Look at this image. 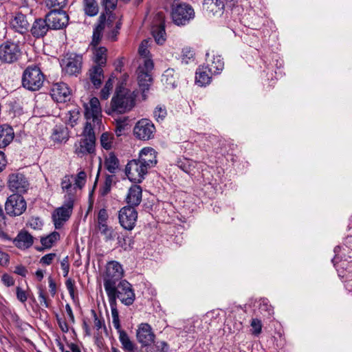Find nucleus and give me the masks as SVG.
Returning a JSON list of instances; mask_svg holds the SVG:
<instances>
[{
    "label": "nucleus",
    "mask_w": 352,
    "mask_h": 352,
    "mask_svg": "<svg viewBox=\"0 0 352 352\" xmlns=\"http://www.w3.org/2000/svg\"><path fill=\"white\" fill-rule=\"evenodd\" d=\"M171 16L175 24L184 25L194 18L195 12L190 6L175 1L172 6Z\"/></svg>",
    "instance_id": "39448f33"
},
{
    "label": "nucleus",
    "mask_w": 352,
    "mask_h": 352,
    "mask_svg": "<svg viewBox=\"0 0 352 352\" xmlns=\"http://www.w3.org/2000/svg\"><path fill=\"white\" fill-rule=\"evenodd\" d=\"M206 66L210 70L211 72L215 74H219L224 68V62L221 56L214 52H212V54H206Z\"/></svg>",
    "instance_id": "4be33fe9"
},
{
    "label": "nucleus",
    "mask_w": 352,
    "mask_h": 352,
    "mask_svg": "<svg viewBox=\"0 0 352 352\" xmlns=\"http://www.w3.org/2000/svg\"><path fill=\"white\" fill-rule=\"evenodd\" d=\"M84 10L86 14L93 16L98 12V6L96 0H84Z\"/></svg>",
    "instance_id": "79ce46f5"
},
{
    "label": "nucleus",
    "mask_w": 352,
    "mask_h": 352,
    "mask_svg": "<svg viewBox=\"0 0 352 352\" xmlns=\"http://www.w3.org/2000/svg\"><path fill=\"white\" fill-rule=\"evenodd\" d=\"M87 173L80 170L76 176L74 175V184L76 189L81 190L87 182Z\"/></svg>",
    "instance_id": "49530a36"
},
{
    "label": "nucleus",
    "mask_w": 352,
    "mask_h": 352,
    "mask_svg": "<svg viewBox=\"0 0 352 352\" xmlns=\"http://www.w3.org/2000/svg\"><path fill=\"white\" fill-rule=\"evenodd\" d=\"M156 129L153 123L148 119H141L136 122L133 128L135 138L146 141L154 138Z\"/></svg>",
    "instance_id": "1a4fd4ad"
},
{
    "label": "nucleus",
    "mask_w": 352,
    "mask_h": 352,
    "mask_svg": "<svg viewBox=\"0 0 352 352\" xmlns=\"http://www.w3.org/2000/svg\"><path fill=\"white\" fill-rule=\"evenodd\" d=\"M9 261V256L8 254L0 251V265H6Z\"/></svg>",
    "instance_id": "774afa93"
},
{
    "label": "nucleus",
    "mask_w": 352,
    "mask_h": 352,
    "mask_svg": "<svg viewBox=\"0 0 352 352\" xmlns=\"http://www.w3.org/2000/svg\"><path fill=\"white\" fill-rule=\"evenodd\" d=\"M152 34L155 42L158 45H163L166 39L165 25L164 22H161L158 25H153L152 28Z\"/></svg>",
    "instance_id": "473e14b6"
},
{
    "label": "nucleus",
    "mask_w": 352,
    "mask_h": 352,
    "mask_svg": "<svg viewBox=\"0 0 352 352\" xmlns=\"http://www.w3.org/2000/svg\"><path fill=\"white\" fill-rule=\"evenodd\" d=\"M155 346L158 352H170L169 346L164 341H158Z\"/></svg>",
    "instance_id": "5fc2aeb1"
},
{
    "label": "nucleus",
    "mask_w": 352,
    "mask_h": 352,
    "mask_svg": "<svg viewBox=\"0 0 352 352\" xmlns=\"http://www.w3.org/2000/svg\"><path fill=\"white\" fill-rule=\"evenodd\" d=\"M30 226L34 229H39L43 226V223L38 218H32L30 221Z\"/></svg>",
    "instance_id": "e2e57ef3"
},
{
    "label": "nucleus",
    "mask_w": 352,
    "mask_h": 352,
    "mask_svg": "<svg viewBox=\"0 0 352 352\" xmlns=\"http://www.w3.org/2000/svg\"><path fill=\"white\" fill-rule=\"evenodd\" d=\"M60 235L58 232H54L41 239V243L45 248H50L53 244L59 239Z\"/></svg>",
    "instance_id": "a18cd8bd"
},
{
    "label": "nucleus",
    "mask_w": 352,
    "mask_h": 352,
    "mask_svg": "<svg viewBox=\"0 0 352 352\" xmlns=\"http://www.w3.org/2000/svg\"><path fill=\"white\" fill-rule=\"evenodd\" d=\"M113 135L109 132L103 133L100 139L101 146L106 150H111L113 146Z\"/></svg>",
    "instance_id": "37998d69"
},
{
    "label": "nucleus",
    "mask_w": 352,
    "mask_h": 352,
    "mask_svg": "<svg viewBox=\"0 0 352 352\" xmlns=\"http://www.w3.org/2000/svg\"><path fill=\"white\" fill-rule=\"evenodd\" d=\"M118 0H104V6L107 10H113L117 5Z\"/></svg>",
    "instance_id": "680f3d73"
},
{
    "label": "nucleus",
    "mask_w": 352,
    "mask_h": 352,
    "mask_svg": "<svg viewBox=\"0 0 352 352\" xmlns=\"http://www.w3.org/2000/svg\"><path fill=\"white\" fill-rule=\"evenodd\" d=\"M8 186L9 189L16 192L25 193L29 188V182L24 175L19 173H14L9 175Z\"/></svg>",
    "instance_id": "f8f14e48"
},
{
    "label": "nucleus",
    "mask_w": 352,
    "mask_h": 352,
    "mask_svg": "<svg viewBox=\"0 0 352 352\" xmlns=\"http://www.w3.org/2000/svg\"><path fill=\"white\" fill-rule=\"evenodd\" d=\"M138 160L150 168L157 163L156 152L153 148L145 147L140 151Z\"/></svg>",
    "instance_id": "5701e85b"
},
{
    "label": "nucleus",
    "mask_w": 352,
    "mask_h": 352,
    "mask_svg": "<svg viewBox=\"0 0 352 352\" xmlns=\"http://www.w3.org/2000/svg\"><path fill=\"white\" fill-rule=\"evenodd\" d=\"M21 54L19 45L14 42L7 41L0 45V60L6 63L16 61Z\"/></svg>",
    "instance_id": "9d476101"
},
{
    "label": "nucleus",
    "mask_w": 352,
    "mask_h": 352,
    "mask_svg": "<svg viewBox=\"0 0 352 352\" xmlns=\"http://www.w3.org/2000/svg\"><path fill=\"white\" fill-rule=\"evenodd\" d=\"M148 169L138 159L132 160L126 165L125 174L130 181L140 183L144 179Z\"/></svg>",
    "instance_id": "6e6552de"
},
{
    "label": "nucleus",
    "mask_w": 352,
    "mask_h": 352,
    "mask_svg": "<svg viewBox=\"0 0 352 352\" xmlns=\"http://www.w3.org/2000/svg\"><path fill=\"white\" fill-rule=\"evenodd\" d=\"M107 293L109 298V302L111 303V298H114L115 305L116 299L118 298L124 305L129 306L132 305L135 298V294L132 285L126 280H122L118 284L116 283L113 287L112 294Z\"/></svg>",
    "instance_id": "f03ea898"
},
{
    "label": "nucleus",
    "mask_w": 352,
    "mask_h": 352,
    "mask_svg": "<svg viewBox=\"0 0 352 352\" xmlns=\"http://www.w3.org/2000/svg\"><path fill=\"white\" fill-rule=\"evenodd\" d=\"M26 208L27 204L25 199L19 194L9 196L5 204V210L10 216H19L25 211Z\"/></svg>",
    "instance_id": "9b49d317"
},
{
    "label": "nucleus",
    "mask_w": 352,
    "mask_h": 352,
    "mask_svg": "<svg viewBox=\"0 0 352 352\" xmlns=\"http://www.w3.org/2000/svg\"><path fill=\"white\" fill-rule=\"evenodd\" d=\"M38 299L40 300V303L43 306H44L46 308L49 307V303L47 300V298H46L43 292L41 290L38 292Z\"/></svg>",
    "instance_id": "338daca9"
},
{
    "label": "nucleus",
    "mask_w": 352,
    "mask_h": 352,
    "mask_svg": "<svg viewBox=\"0 0 352 352\" xmlns=\"http://www.w3.org/2000/svg\"><path fill=\"white\" fill-rule=\"evenodd\" d=\"M61 269L63 272V276L66 277L68 275L69 270V263L68 256H65L60 262Z\"/></svg>",
    "instance_id": "4d7b16f0"
},
{
    "label": "nucleus",
    "mask_w": 352,
    "mask_h": 352,
    "mask_svg": "<svg viewBox=\"0 0 352 352\" xmlns=\"http://www.w3.org/2000/svg\"><path fill=\"white\" fill-rule=\"evenodd\" d=\"M82 56L70 54L61 60V67L65 73L68 75H76L80 72Z\"/></svg>",
    "instance_id": "dca6fc26"
},
{
    "label": "nucleus",
    "mask_w": 352,
    "mask_h": 352,
    "mask_svg": "<svg viewBox=\"0 0 352 352\" xmlns=\"http://www.w3.org/2000/svg\"><path fill=\"white\" fill-rule=\"evenodd\" d=\"M99 231L102 234L105 236L107 240H110L113 238V229L107 226V223L98 225Z\"/></svg>",
    "instance_id": "09e8293b"
},
{
    "label": "nucleus",
    "mask_w": 352,
    "mask_h": 352,
    "mask_svg": "<svg viewBox=\"0 0 352 352\" xmlns=\"http://www.w3.org/2000/svg\"><path fill=\"white\" fill-rule=\"evenodd\" d=\"M86 122L83 128L82 135L83 137H92L96 138V131L100 130L102 126V120H96V119L92 120V118H85Z\"/></svg>",
    "instance_id": "b1692460"
},
{
    "label": "nucleus",
    "mask_w": 352,
    "mask_h": 352,
    "mask_svg": "<svg viewBox=\"0 0 352 352\" xmlns=\"http://www.w3.org/2000/svg\"><path fill=\"white\" fill-rule=\"evenodd\" d=\"M55 257L56 254L54 253L47 254L41 258L40 263L43 265H49L50 264L52 263V261L54 259Z\"/></svg>",
    "instance_id": "bf43d9fd"
},
{
    "label": "nucleus",
    "mask_w": 352,
    "mask_h": 352,
    "mask_svg": "<svg viewBox=\"0 0 352 352\" xmlns=\"http://www.w3.org/2000/svg\"><path fill=\"white\" fill-rule=\"evenodd\" d=\"M1 280L3 284L8 287H10L14 284V278L7 274H5L1 276Z\"/></svg>",
    "instance_id": "052dcab7"
},
{
    "label": "nucleus",
    "mask_w": 352,
    "mask_h": 352,
    "mask_svg": "<svg viewBox=\"0 0 352 352\" xmlns=\"http://www.w3.org/2000/svg\"><path fill=\"white\" fill-rule=\"evenodd\" d=\"M152 43L150 38L144 39L139 46L138 53L140 56L139 64H144V60H152L150 56L149 47Z\"/></svg>",
    "instance_id": "72a5a7b5"
},
{
    "label": "nucleus",
    "mask_w": 352,
    "mask_h": 352,
    "mask_svg": "<svg viewBox=\"0 0 352 352\" xmlns=\"http://www.w3.org/2000/svg\"><path fill=\"white\" fill-rule=\"evenodd\" d=\"M43 82L44 76L38 67L29 66L24 70L22 85L25 89L37 91L43 86Z\"/></svg>",
    "instance_id": "20e7f679"
},
{
    "label": "nucleus",
    "mask_w": 352,
    "mask_h": 352,
    "mask_svg": "<svg viewBox=\"0 0 352 352\" xmlns=\"http://www.w3.org/2000/svg\"><path fill=\"white\" fill-rule=\"evenodd\" d=\"M15 245L20 249H27L33 244V237L27 232H21L14 241Z\"/></svg>",
    "instance_id": "7c9ffc66"
},
{
    "label": "nucleus",
    "mask_w": 352,
    "mask_h": 352,
    "mask_svg": "<svg viewBox=\"0 0 352 352\" xmlns=\"http://www.w3.org/2000/svg\"><path fill=\"white\" fill-rule=\"evenodd\" d=\"M103 70L102 67L99 66H94L89 70V78L94 85L98 88L100 86L102 81L103 80Z\"/></svg>",
    "instance_id": "f704fd0d"
},
{
    "label": "nucleus",
    "mask_w": 352,
    "mask_h": 352,
    "mask_svg": "<svg viewBox=\"0 0 352 352\" xmlns=\"http://www.w3.org/2000/svg\"><path fill=\"white\" fill-rule=\"evenodd\" d=\"M154 67L153 60H144V64H139L137 76L138 81L140 89L142 91L143 96L145 97V93L149 89L152 84V70Z\"/></svg>",
    "instance_id": "423d86ee"
},
{
    "label": "nucleus",
    "mask_w": 352,
    "mask_h": 352,
    "mask_svg": "<svg viewBox=\"0 0 352 352\" xmlns=\"http://www.w3.org/2000/svg\"><path fill=\"white\" fill-rule=\"evenodd\" d=\"M84 116L85 118L92 120H102V108L99 100L96 97L91 98L88 102L83 103Z\"/></svg>",
    "instance_id": "f3484780"
},
{
    "label": "nucleus",
    "mask_w": 352,
    "mask_h": 352,
    "mask_svg": "<svg viewBox=\"0 0 352 352\" xmlns=\"http://www.w3.org/2000/svg\"><path fill=\"white\" fill-rule=\"evenodd\" d=\"M119 222L120 225L126 230H131L135 227L138 212L134 207H123L119 212Z\"/></svg>",
    "instance_id": "ddd939ff"
},
{
    "label": "nucleus",
    "mask_w": 352,
    "mask_h": 352,
    "mask_svg": "<svg viewBox=\"0 0 352 352\" xmlns=\"http://www.w3.org/2000/svg\"><path fill=\"white\" fill-rule=\"evenodd\" d=\"M14 136L13 129L8 125L3 124L0 126V148L8 146L12 140Z\"/></svg>",
    "instance_id": "bb28decb"
},
{
    "label": "nucleus",
    "mask_w": 352,
    "mask_h": 352,
    "mask_svg": "<svg viewBox=\"0 0 352 352\" xmlns=\"http://www.w3.org/2000/svg\"><path fill=\"white\" fill-rule=\"evenodd\" d=\"M124 275V270L120 263L111 261L107 263L104 274V287L106 293L112 294L113 287Z\"/></svg>",
    "instance_id": "7ed1b4c3"
},
{
    "label": "nucleus",
    "mask_w": 352,
    "mask_h": 352,
    "mask_svg": "<svg viewBox=\"0 0 352 352\" xmlns=\"http://www.w3.org/2000/svg\"><path fill=\"white\" fill-rule=\"evenodd\" d=\"M80 118V110L78 107H73L69 110L65 116V122L72 126H74Z\"/></svg>",
    "instance_id": "58836bf2"
},
{
    "label": "nucleus",
    "mask_w": 352,
    "mask_h": 352,
    "mask_svg": "<svg viewBox=\"0 0 352 352\" xmlns=\"http://www.w3.org/2000/svg\"><path fill=\"white\" fill-rule=\"evenodd\" d=\"M142 190L138 185H133L129 190L126 200L132 207L138 206L142 201Z\"/></svg>",
    "instance_id": "393cba45"
},
{
    "label": "nucleus",
    "mask_w": 352,
    "mask_h": 352,
    "mask_svg": "<svg viewBox=\"0 0 352 352\" xmlns=\"http://www.w3.org/2000/svg\"><path fill=\"white\" fill-rule=\"evenodd\" d=\"M60 186L63 192L65 193V199H71L75 201L76 188L74 184V175H65L61 180Z\"/></svg>",
    "instance_id": "aec40b11"
},
{
    "label": "nucleus",
    "mask_w": 352,
    "mask_h": 352,
    "mask_svg": "<svg viewBox=\"0 0 352 352\" xmlns=\"http://www.w3.org/2000/svg\"><path fill=\"white\" fill-rule=\"evenodd\" d=\"M57 322L59 327L63 332H67L69 331V327L67 322L62 318L57 316Z\"/></svg>",
    "instance_id": "69168bd1"
},
{
    "label": "nucleus",
    "mask_w": 352,
    "mask_h": 352,
    "mask_svg": "<svg viewBox=\"0 0 352 352\" xmlns=\"http://www.w3.org/2000/svg\"><path fill=\"white\" fill-rule=\"evenodd\" d=\"M111 298L112 300H111V303H109V305L111 310L112 324L114 327V328L118 331V332H120V331H122V329L121 328L120 322L119 319V314L117 309V306L115 305L114 298Z\"/></svg>",
    "instance_id": "ea45409f"
},
{
    "label": "nucleus",
    "mask_w": 352,
    "mask_h": 352,
    "mask_svg": "<svg viewBox=\"0 0 352 352\" xmlns=\"http://www.w3.org/2000/svg\"><path fill=\"white\" fill-rule=\"evenodd\" d=\"M197 163L192 160L183 158L177 161V166L188 174H194Z\"/></svg>",
    "instance_id": "c9c22d12"
},
{
    "label": "nucleus",
    "mask_w": 352,
    "mask_h": 352,
    "mask_svg": "<svg viewBox=\"0 0 352 352\" xmlns=\"http://www.w3.org/2000/svg\"><path fill=\"white\" fill-rule=\"evenodd\" d=\"M108 214L105 209H101L98 214V225L107 223Z\"/></svg>",
    "instance_id": "864d4df0"
},
{
    "label": "nucleus",
    "mask_w": 352,
    "mask_h": 352,
    "mask_svg": "<svg viewBox=\"0 0 352 352\" xmlns=\"http://www.w3.org/2000/svg\"><path fill=\"white\" fill-rule=\"evenodd\" d=\"M136 338L142 346H151L155 342V335L151 326L146 322L140 324L136 330Z\"/></svg>",
    "instance_id": "2eb2a0df"
},
{
    "label": "nucleus",
    "mask_w": 352,
    "mask_h": 352,
    "mask_svg": "<svg viewBox=\"0 0 352 352\" xmlns=\"http://www.w3.org/2000/svg\"><path fill=\"white\" fill-rule=\"evenodd\" d=\"M204 6L209 14L216 16L223 13L224 4L221 0H204Z\"/></svg>",
    "instance_id": "c85d7f7f"
},
{
    "label": "nucleus",
    "mask_w": 352,
    "mask_h": 352,
    "mask_svg": "<svg viewBox=\"0 0 352 352\" xmlns=\"http://www.w3.org/2000/svg\"><path fill=\"white\" fill-rule=\"evenodd\" d=\"M66 287L70 294L71 296L74 297V283L72 279L67 280L66 283Z\"/></svg>",
    "instance_id": "0e129e2a"
},
{
    "label": "nucleus",
    "mask_w": 352,
    "mask_h": 352,
    "mask_svg": "<svg viewBox=\"0 0 352 352\" xmlns=\"http://www.w3.org/2000/svg\"><path fill=\"white\" fill-rule=\"evenodd\" d=\"M215 74L210 72L208 67L202 66L198 68L196 72V83L199 86L208 85L212 78V75Z\"/></svg>",
    "instance_id": "a878e982"
},
{
    "label": "nucleus",
    "mask_w": 352,
    "mask_h": 352,
    "mask_svg": "<svg viewBox=\"0 0 352 352\" xmlns=\"http://www.w3.org/2000/svg\"><path fill=\"white\" fill-rule=\"evenodd\" d=\"M10 27L21 34L26 33L29 29V22L26 16L21 12L16 13L10 21Z\"/></svg>",
    "instance_id": "412c9836"
},
{
    "label": "nucleus",
    "mask_w": 352,
    "mask_h": 352,
    "mask_svg": "<svg viewBox=\"0 0 352 352\" xmlns=\"http://www.w3.org/2000/svg\"><path fill=\"white\" fill-rule=\"evenodd\" d=\"M49 28L50 27L47 20L39 19L34 22L31 33L34 37H42L47 32Z\"/></svg>",
    "instance_id": "cd10ccee"
},
{
    "label": "nucleus",
    "mask_w": 352,
    "mask_h": 352,
    "mask_svg": "<svg viewBox=\"0 0 352 352\" xmlns=\"http://www.w3.org/2000/svg\"><path fill=\"white\" fill-rule=\"evenodd\" d=\"M135 98L133 92L125 87H118L111 98L110 107L107 109L105 112L109 116L113 113H125L134 107Z\"/></svg>",
    "instance_id": "f257e3e1"
},
{
    "label": "nucleus",
    "mask_w": 352,
    "mask_h": 352,
    "mask_svg": "<svg viewBox=\"0 0 352 352\" xmlns=\"http://www.w3.org/2000/svg\"><path fill=\"white\" fill-rule=\"evenodd\" d=\"M16 298L20 302H25L27 300L28 296L26 292L20 287L16 288Z\"/></svg>",
    "instance_id": "13d9d810"
},
{
    "label": "nucleus",
    "mask_w": 352,
    "mask_h": 352,
    "mask_svg": "<svg viewBox=\"0 0 352 352\" xmlns=\"http://www.w3.org/2000/svg\"><path fill=\"white\" fill-rule=\"evenodd\" d=\"M107 49L104 47L95 48L94 50V62L96 66L102 67L105 65L107 60Z\"/></svg>",
    "instance_id": "e433bc0d"
},
{
    "label": "nucleus",
    "mask_w": 352,
    "mask_h": 352,
    "mask_svg": "<svg viewBox=\"0 0 352 352\" xmlns=\"http://www.w3.org/2000/svg\"><path fill=\"white\" fill-rule=\"evenodd\" d=\"M96 138L83 137L75 144V153L79 157L91 154L95 151Z\"/></svg>",
    "instance_id": "6ab92c4d"
},
{
    "label": "nucleus",
    "mask_w": 352,
    "mask_h": 352,
    "mask_svg": "<svg viewBox=\"0 0 352 352\" xmlns=\"http://www.w3.org/2000/svg\"><path fill=\"white\" fill-rule=\"evenodd\" d=\"M67 0H46V5L49 7L63 8L67 5Z\"/></svg>",
    "instance_id": "3c124183"
},
{
    "label": "nucleus",
    "mask_w": 352,
    "mask_h": 352,
    "mask_svg": "<svg viewBox=\"0 0 352 352\" xmlns=\"http://www.w3.org/2000/svg\"><path fill=\"white\" fill-rule=\"evenodd\" d=\"M46 20L50 28L60 30L68 24L69 16L62 10H54L47 14Z\"/></svg>",
    "instance_id": "4468645a"
},
{
    "label": "nucleus",
    "mask_w": 352,
    "mask_h": 352,
    "mask_svg": "<svg viewBox=\"0 0 352 352\" xmlns=\"http://www.w3.org/2000/svg\"><path fill=\"white\" fill-rule=\"evenodd\" d=\"M114 81V77L111 76L106 82L104 87L102 88L100 92V98L102 99L107 100L109 97V95L113 87Z\"/></svg>",
    "instance_id": "de8ad7c7"
},
{
    "label": "nucleus",
    "mask_w": 352,
    "mask_h": 352,
    "mask_svg": "<svg viewBox=\"0 0 352 352\" xmlns=\"http://www.w3.org/2000/svg\"><path fill=\"white\" fill-rule=\"evenodd\" d=\"M119 333V340L122 345V348L124 351L131 352L134 349V344L131 341L127 333L124 331H120Z\"/></svg>",
    "instance_id": "a19ab883"
},
{
    "label": "nucleus",
    "mask_w": 352,
    "mask_h": 352,
    "mask_svg": "<svg viewBox=\"0 0 352 352\" xmlns=\"http://www.w3.org/2000/svg\"><path fill=\"white\" fill-rule=\"evenodd\" d=\"M74 201L71 199H65L63 204L56 208L52 214V221L56 229H60L69 219L73 208Z\"/></svg>",
    "instance_id": "0eeeda50"
},
{
    "label": "nucleus",
    "mask_w": 352,
    "mask_h": 352,
    "mask_svg": "<svg viewBox=\"0 0 352 352\" xmlns=\"http://www.w3.org/2000/svg\"><path fill=\"white\" fill-rule=\"evenodd\" d=\"M251 327L253 329V333L258 335L261 331V322L258 319H253L251 322Z\"/></svg>",
    "instance_id": "6e6d98bb"
},
{
    "label": "nucleus",
    "mask_w": 352,
    "mask_h": 352,
    "mask_svg": "<svg viewBox=\"0 0 352 352\" xmlns=\"http://www.w3.org/2000/svg\"><path fill=\"white\" fill-rule=\"evenodd\" d=\"M193 51L190 47H186L182 49L181 55L182 63H188L189 60L193 58Z\"/></svg>",
    "instance_id": "8fccbe9b"
},
{
    "label": "nucleus",
    "mask_w": 352,
    "mask_h": 352,
    "mask_svg": "<svg viewBox=\"0 0 352 352\" xmlns=\"http://www.w3.org/2000/svg\"><path fill=\"white\" fill-rule=\"evenodd\" d=\"M153 115L156 120H163L166 116V111L165 108L157 106L154 110Z\"/></svg>",
    "instance_id": "603ef678"
},
{
    "label": "nucleus",
    "mask_w": 352,
    "mask_h": 352,
    "mask_svg": "<svg viewBox=\"0 0 352 352\" xmlns=\"http://www.w3.org/2000/svg\"><path fill=\"white\" fill-rule=\"evenodd\" d=\"M104 168L111 173H116L120 168V162L113 153H109L104 158Z\"/></svg>",
    "instance_id": "2f4dec72"
},
{
    "label": "nucleus",
    "mask_w": 352,
    "mask_h": 352,
    "mask_svg": "<svg viewBox=\"0 0 352 352\" xmlns=\"http://www.w3.org/2000/svg\"><path fill=\"white\" fill-rule=\"evenodd\" d=\"M69 138L67 128L63 125H56L53 129L52 139L54 142H65Z\"/></svg>",
    "instance_id": "c756f323"
},
{
    "label": "nucleus",
    "mask_w": 352,
    "mask_h": 352,
    "mask_svg": "<svg viewBox=\"0 0 352 352\" xmlns=\"http://www.w3.org/2000/svg\"><path fill=\"white\" fill-rule=\"evenodd\" d=\"M105 16L104 15H101L100 16V23L97 26L96 30L94 32L93 34V40L91 44L93 45H96L100 40V32L104 29L106 26L109 28L110 23H107V24L104 23Z\"/></svg>",
    "instance_id": "c03bdc74"
},
{
    "label": "nucleus",
    "mask_w": 352,
    "mask_h": 352,
    "mask_svg": "<svg viewBox=\"0 0 352 352\" xmlns=\"http://www.w3.org/2000/svg\"><path fill=\"white\" fill-rule=\"evenodd\" d=\"M71 90L65 82H56L51 88V96L57 102H65L69 100Z\"/></svg>",
    "instance_id": "a211bd4d"
},
{
    "label": "nucleus",
    "mask_w": 352,
    "mask_h": 352,
    "mask_svg": "<svg viewBox=\"0 0 352 352\" xmlns=\"http://www.w3.org/2000/svg\"><path fill=\"white\" fill-rule=\"evenodd\" d=\"M114 125V132L118 137H120L122 135L125 131L128 129L129 118L127 117H122L116 119L115 120Z\"/></svg>",
    "instance_id": "4c0bfd02"
}]
</instances>
